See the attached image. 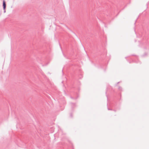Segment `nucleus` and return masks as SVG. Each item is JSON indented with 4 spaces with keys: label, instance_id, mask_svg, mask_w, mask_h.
<instances>
[{
    "label": "nucleus",
    "instance_id": "1",
    "mask_svg": "<svg viewBox=\"0 0 149 149\" xmlns=\"http://www.w3.org/2000/svg\"><path fill=\"white\" fill-rule=\"evenodd\" d=\"M3 6L4 10H5L6 8V4L5 1H3Z\"/></svg>",
    "mask_w": 149,
    "mask_h": 149
}]
</instances>
